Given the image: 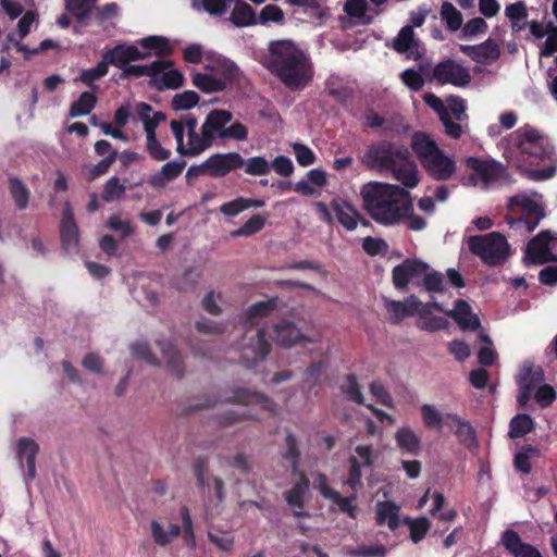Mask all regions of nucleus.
Returning a JSON list of instances; mask_svg holds the SVG:
<instances>
[{"instance_id": "obj_31", "label": "nucleus", "mask_w": 557, "mask_h": 557, "mask_svg": "<svg viewBox=\"0 0 557 557\" xmlns=\"http://www.w3.org/2000/svg\"><path fill=\"white\" fill-rule=\"evenodd\" d=\"M157 344L166 361L168 369L181 380L185 373V366L180 351L170 342L159 341Z\"/></svg>"}, {"instance_id": "obj_7", "label": "nucleus", "mask_w": 557, "mask_h": 557, "mask_svg": "<svg viewBox=\"0 0 557 557\" xmlns=\"http://www.w3.org/2000/svg\"><path fill=\"white\" fill-rule=\"evenodd\" d=\"M510 214L506 216L511 227L534 231L544 219L545 212L541 203L525 195H516L508 202Z\"/></svg>"}, {"instance_id": "obj_25", "label": "nucleus", "mask_w": 557, "mask_h": 557, "mask_svg": "<svg viewBox=\"0 0 557 557\" xmlns=\"http://www.w3.org/2000/svg\"><path fill=\"white\" fill-rule=\"evenodd\" d=\"M331 209L335 213L337 222L347 231L357 228L360 219L359 212L347 201L342 198L332 199Z\"/></svg>"}, {"instance_id": "obj_4", "label": "nucleus", "mask_w": 557, "mask_h": 557, "mask_svg": "<svg viewBox=\"0 0 557 557\" xmlns=\"http://www.w3.org/2000/svg\"><path fill=\"white\" fill-rule=\"evenodd\" d=\"M411 149L433 180L448 181L454 176L457 168L455 159L447 156L426 133H413Z\"/></svg>"}, {"instance_id": "obj_19", "label": "nucleus", "mask_w": 557, "mask_h": 557, "mask_svg": "<svg viewBox=\"0 0 557 557\" xmlns=\"http://www.w3.org/2000/svg\"><path fill=\"white\" fill-rule=\"evenodd\" d=\"M459 50L472 61L481 64H492L500 57V49L495 39L488 38L480 45H460Z\"/></svg>"}, {"instance_id": "obj_34", "label": "nucleus", "mask_w": 557, "mask_h": 557, "mask_svg": "<svg viewBox=\"0 0 557 557\" xmlns=\"http://www.w3.org/2000/svg\"><path fill=\"white\" fill-rule=\"evenodd\" d=\"M234 9L231 12L230 21L237 27H246L258 24L255 10L243 0H233Z\"/></svg>"}, {"instance_id": "obj_35", "label": "nucleus", "mask_w": 557, "mask_h": 557, "mask_svg": "<svg viewBox=\"0 0 557 557\" xmlns=\"http://www.w3.org/2000/svg\"><path fill=\"white\" fill-rule=\"evenodd\" d=\"M184 84V76L177 70H169L166 72H161V74H156L152 76L151 86L162 91L164 89H177L182 87Z\"/></svg>"}, {"instance_id": "obj_62", "label": "nucleus", "mask_w": 557, "mask_h": 557, "mask_svg": "<svg viewBox=\"0 0 557 557\" xmlns=\"http://www.w3.org/2000/svg\"><path fill=\"white\" fill-rule=\"evenodd\" d=\"M245 173L255 176L265 175L270 172V164L264 157H251L244 163Z\"/></svg>"}, {"instance_id": "obj_55", "label": "nucleus", "mask_w": 557, "mask_h": 557, "mask_svg": "<svg viewBox=\"0 0 557 557\" xmlns=\"http://www.w3.org/2000/svg\"><path fill=\"white\" fill-rule=\"evenodd\" d=\"M109 69L106 63L101 60L98 64L88 70H83L79 76V81L91 89H96L95 82L104 77L108 74Z\"/></svg>"}, {"instance_id": "obj_8", "label": "nucleus", "mask_w": 557, "mask_h": 557, "mask_svg": "<svg viewBox=\"0 0 557 557\" xmlns=\"http://www.w3.org/2000/svg\"><path fill=\"white\" fill-rule=\"evenodd\" d=\"M239 361L247 369L263 362L271 351V343L263 329L249 327L239 342Z\"/></svg>"}, {"instance_id": "obj_21", "label": "nucleus", "mask_w": 557, "mask_h": 557, "mask_svg": "<svg viewBox=\"0 0 557 557\" xmlns=\"http://www.w3.org/2000/svg\"><path fill=\"white\" fill-rule=\"evenodd\" d=\"M39 453V445L30 437H21L16 443V458L21 466L26 462V481L36 478V457Z\"/></svg>"}, {"instance_id": "obj_49", "label": "nucleus", "mask_w": 557, "mask_h": 557, "mask_svg": "<svg viewBox=\"0 0 557 557\" xmlns=\"http://www.w3.org/2000/svg\"><path fill=\"white\" fill-rule=\"evenodd\" d=\"M285 444L286 451L284 453L283 458L290 462L292 472L296 474L299 472L300 450L298 448L297 438L293 432H287Z\"/></svg>"}, {"instance_id": "obj_45", "label": "nucleus", "mask_w": 557, "mask_h": 557, "mask_svg": "<svg viewBox=\"0 0 557 557\" xmlns=\"http://www.w3.org/2000/svg\"><path fill=\"white\" fill-rule=\"evenodd\" d=\"M97 103V97L90 91H84L78 99L71 104L70 115L72 117L89 114Z\"/></svg>"}, {"instance_id": "obj_50", "label": "nucleus", "mask_w": 557, "mask_h": 557, "mask_svg": "<svg viewBox=\"0 0 557 557\" xmlns=\"http://www.w3.org/2000/svg\"><path fill=\"white\" fill-rule=\"evenodd\" d=\"M265 225V218L261 214H253L239 228L231 233L232 237H249L259 233Z\"/></svg>"}, {"instance_id": "obj_43", "label": "nucleus", "mask_w": 557, "mask_h": 557, "mask_svg": "<svg viewBox=\"0 0 557 557\" xmlns=\"http://www.w3.org/2000/svg\"><path fill=\"white\" fill-rule=\"evenodd\" d=\"M144 49L153 50L158 58L170 57L174 49L168 38L162 36H148L139 41Z\"/></svg>"}, {"instance_id": "obj_51", "label": "nucleus", "mask_w": 557, "mask_h": 557, "mask_svg": "<svg viewBox=\"0 0 557 557\" xmlns=\"http://www.w3.org/2000/svg\"><path fill=\"white\" fill-rule=\"evenodd\" d=\"M533 455H539V449L535 446H532L530 444L524 445L521 448V450L515 455V458H513L515 468L524 474H529L532 470L530 459Z\"/></svg>"}, {"instance_id": "obj_64", "label": "nucleus", "mask_w": 557, "mask_h": 557, "mask_svg": "<svg viewBox=\"0 0 557 557\" xmlns=\"http://www.w3.org/2000/svg\"><path fill=\"white\" fill-rule=\"evenodd\" d=\"M556 391L549 384H544L537 387L534 394L535 401L541 408L549 407L556 400Z\"/></svg>"}, {"instance_id": "obj_22", "label": "nucleus", "mask_w": 557, "mask_h": 557, "mask_svg": "<svg viewBox=\"0 0 557 557\" xmlns=\"http://www.w3.org/2000/svg\"><path fill=\"white\" fill-rule=\"evenodd\" d=\"M502 543L512 557H543L540 550L522 542L520 535L513 530H506L502 534Z\"/></svg>"}, {"instance_id": "obj_58", "label": "nucleus", "mask_w": 557, "mask_h": 557, "mask_svg": "<svg viewBox=\"0 0 557 557\" xmlns=\"http://www.w3.org/2000/svg\"><path fill=\"white\" fill-rule=\"evenodd\" d=\"M257 18L258 23L261 25H267L270 22L283 24L285 20L283 10L276 4H267L263 7Z\"/></svg>"}, {"instance_id": "obj_30", "label": "nucleus", "mask_w": 557, "mask_h": 557, "mask_svg": "<svg viewBox=\"0 0 557 557\" xmlns=\"http://www.w3.org/2000/svg\"><path fill=\"white\" fill-rule=\"evenodd\" d=\"M308 181L301 180L294 185V190L302 196L319 194L313 186L324 187L327 184L325 171L312 169L307 173Z\"/></svg>"}, {"instance_id": "obj_15", "label": "nucleus", "mask_w": 557, "mask_h": 557, "mask_svg": "<svg viewBox=\"0 0 557 557\" xmlns=\"http://www.w3.org/2000/svg\"><path fill=\"white\" fill-rule=\"evenodd\" d=\"M428 270V263L419 259H406L393 269V284L397 289H406L410 281L421 277Z\"/></svg>"}, {"instance_id": "obj_48", "label": "nucleus", "mask_w": 557, "mask_h": 557, "mask_svg": "<svg viewBox=\"0 0 557 557\" xmlns=\"http://www.w3.org/2000/svg\"><path fill=\"white\" fill-rule=\"evenodd\" d=\"M441 17L451 32H456L462 26V14L448 1L443 2L441 7Z\"/></svg>"}, {"instance_id": "obj_5", "label": "nucleus", "mask_w": 557, "mask_h": 557, "mask_svg": "<svg viewBox=\"0 0 557 557\" xmlns=\"http://www.w3.org/2000/svg\"><path fill=\"white\" fill-rule=\"evenodd\" d=\"M510 143L520 154V161L530 166L552 161L554 147L547 137L530 125H524L510 134Z\"/></svg>"}, {"instance_id": "obj_12", "label": "nucleus", "mask_w": 557, "mask_h": 557, "mask_svg": "<svg viewBox=\"0 0 557 557\" xmlns=\"http://www.w3.org/2000/svg\"><path fill=\"white\" fill-rule=\"evenodd\" d=\"M205 70L222 81L225 87L236 83L240 76V70L235 62L213 51L205 55Z\"/></svg>"}, {"instance_id": "obj_20", "label": "nucleus", "mask_w": 557, "mask_h": 557, "mask_svg": "<svg viewBox=\"0 0 557 557\" xmlns=\"http://www.w3.org/2000/svg\"><path fill=\"white\" fill-rule=\"evenodd\" d=\"M60 237L62 248L65 251L71 252L77 250L79 242L78 226L69 202H66L63 208L60 223Z\"/></svg>"}, {"instance_id": "obj_40", "label": "nucleus", "mask_w": 557, "mask_h": 557, "mask_svg": "<svg viewBox=\"0 0 557 557\" xmlns=\"http://www.w3.org/2000/svg\"><path fill=\"white\" fill-rule=\"evenodd\" d=\"M368 9L367 0H347L343 8L348 16L357 18L362 25H370L373 22V16L367 14Z\"/></svg>"}, {"instance_id": "obj_24", "label": "nucleus", "mask_w": 557, "mask_h": 557, "mask_svg": "<svg viewBox=\"0 0 557 557\" xmlns=\"http://www.w3.org/2000/svg\"><path fill=\"white\" fill-rule=\"evenodd\" d=\"M171 66H173V62L171 60H157L147 65H133L128 63L122 69L119 78L121 81H126L132 77L149 76L151 83L152 76L161 74V72L170 69Z\"/></svg>"}, {"instance_id": "obj_10", "label": "nucleus", "mask_w": 557, "mask_h": 557, "mask_svg": "<svg viewBox=\"0 0 557 557\" xmlns=\"http://www.w3.org/2000/svg\"><path fill=\"white\" fill-rule=\"evenodd\" d=\"M431 81L441 85L465 87L471 82L469 70L451 59L438 62L432 70Z\"/></svg>"}, {"instance_id": "obj_13", "label": "nucleus", "mask_w": 557, "mask_h": 557, "mask_svg": "<svg viewBox=\"0 0 557 557\" xmlns=\"http://www.w3.org/2000/svg\"><path fill=\"white\" fill-rule=\"evenodd\" d=\"M465 165L472 171L471 180L478 177L484 184L497 182L507 175L506 166L493 159L484 160L476 157H467Z\"/></svg>"}, {"instance_id": "obj_57", "label": "nucleus", "mask_w": 557, "mask_h": 557, "mask_svg": "<svg viewBox=\"0 0 557 557\" xmlns=\"http://www.w3.org/2000/svg\"><path fill=\"white\" fill-rule=\"evenodd\" d=\"M421 417L426 429H441L445 416L441 414L432 405L424 404L421 406Z\"/></svg>"}, {"instance_id": "obj_28", "label": "nucleus", "mask_w": 557, "mask_h": 557, "mask_svg": "<svg viewBox=\"0 0 557 557\" xmlns=\"http://www.w3.org/2000/svg\"><path fill=\"white\" fill-rule=\"evenodd\" d=\"M230 403L240 404V405H260L262 408L267 410H272L273 401L265 395L250 391L247 388H236L233 391V395L226 398Z\"/></svg>"}, {"instance_id": "obj_38", "label": "nucleus", "mask_w": 557, "mask_h": 557, "mask_svg": "<svg viewBox=\"0 0 557 557\" xmlns=\"http://www.w3.org/2000/svg\"><path fill=\"white\" fill-rule=\"evenodd\" d=\"M276 298L258 301L252 304L246 311V322L252 327L262 318L268 317L273 310L276 309Z\"/></svg>"}, {"instance_id": "obj_27", "label": "nucleus", "mask_w": 557, "mask_h": 557, "mask_svg": "<svg viewBox=\"0 0 557 557\" xmlns=\"http://www.w3.org/2000/svg\"><path fill=\"white\" fill-rule=\"evenodd\" d=\"M395 442L401 454L418 456L422 449L420 436L409 426H403L395 433Z\"/></svg>"}, {"instance_id": "obj_46", "label": "nucleus", "mask_w": 557, "mask_h": 557, "mask_svg": "<svg viewBox=\"0 0 557 557\" xmlns=\"http://www.w3.org/2000/svg\"><path fill=\"white\" fill-rule=\"evenodd\" d=\"M544 381V372L540 367H523L521 369L517 384L519 387H524L525 385H530L531 391H534L536 385Z\"/></svg>"}, {"instance_id": "obj_1", "label": "nucleus", "mask_w": 557, "mask_h": 557, "mask_svg": "<svg viewBox=\"0 0 557 557\" xmlns=\"http://www.w3.org/2000/svg\"><path fill=\"white\" fill-rule=\"evenodd\" d=\"M262 64L290 90H302L314 74L309 55L290 39L271 40Z\"/></svg>"}, {"instance_id": "obj_54", "label": "nucleus", "mask_w": 557, "mask_h": 557, "mask_svg": "<svg viewBox=\"0 0 557 557\" xmlns=\"http://www.w3.org/2000/svg\"><path fill=\"white\" fill-rule=\"evenodd\" d=\"M126 187L121 184L120 178L116 176L110 177L104 184L102 191V200L106 202H112L123 198Z\"/></svg>"}, {"instance_id": "obj_29", "label": "nucleus", "mask_w": 557, "mask_h": 557, "mask_svg": "<svg viewBox=\"0 0 557 557\" xmlns=\"http://www.w3.org/2000/svg\"><path fill=\"white\" fill-rule=\"evenodd\" d=\"M186 166L185 161H171L165 163L161 171L154 173L148 180L150 186L154 188H163L168 182H171L178 177Z\"/></svg>"}, {"instance_id": "obj_63", "label": "nucleus", "mask_w": 557, "mask_h": 557, "mask_svg": "<svg viewBox=\"0 0 557 557\" xmlns=\"http://www.w3.org/2000/svg\"><path fill=\"white\" fill-rule=\"evenodd\" d=\"M488 25L483 17H473L469 20L461 28L463 38H471L479 34H485Z\"/></svg>"}, {"instance_id": "obj_23", "label": "nucleus", "mask_w": 557, "mask_h": 557, "mask_svg": "<svg viewBox=\"0 0 557 557\" xmlns=\"http://www.w3.org/2000/svg\"><path fill=\"white\" fill-rule=\"evenodd\" d=\"M274 336L276 343L282 346L289 348L300 343H311L312 341L308 338L299 327L296 326L294 322L290 321H282L274 325Z\"/></svg>"}, {"instance_id": "obj_3", "label": "nucleus", "mask_w": 557, "mask_h": 557, "mask_svg": "<svg viewBox=\"0 0 557 557\" xmlns=\"http://www.w3.org/2000/svg\"><path fill=\"white\" fill-rule=\"evenodd\" d=\"M361 162L369 169L391 172L393 178L407 188H414L420 182L418 166L404 145L389 140L372 144Z\"/></svg>"}, {"instance_id": "obj_11", "label": "nucleus", "mask_w": 557, "mask_h": 557, "mask_svg": "<svg viewBox=\"0 0 557 557\" xmlns=\"http://www.w3.org/2000/svg\"><path fill=\"white\" fill-rule=\"evenodd\" d=\"M170 127L176 140V151L178 154L184 157H196L210 148L202 131H200V134H198L197 129L187 131L188 141L187 145H185L182 125L175 120H172Z\"/></svg>"}, {"instance_id": "obj_53", "label": "nucleus", "mask_w": 557, "mask_h": 557, "mask_svg": "<svg viewBox=\"0 0 557 557\" xmlns=\"http://www.w3.org/2000/svg\"><path fill=\"white\" fill-rule=\"evenodd\" d=\"M405 523L409 528L410 539L413 543H419L422 541L431 527L429 519L425 517H420L417 519L406 518Z\"/></svg>"}, {"instance_id": "obj_60", "label": "nucleus", "mask_w": 557, "mask_h": 557, "mask_svg": "<svg viewBox=\"0 0 557 557\" xmlns=\"http://www.w3.org/2000/svg\"><path fill=\"white\" fill-rule=\"evenodd\" d=\"M348 463V476L345 481V484H347L352 491L356 492L362 485L361 465L356 456H350Z\"/></svg>"}, {"instance_id": "obj_39", "label": "nucleus", "mask_w": 557, "mask_h": 557, "mask_svg": "<svg viewBox=\"0 0 557 557\" xmlns=\"http://www.w3.org/2000/svg\"><path fill=\"white\" fill-rule=\"evenodd\" d=\"M505 15L511 22V29L515 33L523 30L527 26L528 11L524 2L510 3L505 9Z\"/></svg>"}, {"instance_id": "obj_2", "label": "nucleus", "mask_w": 557, "mask_h": 557, "mask_svg": "<svg viewBox=\"0 0 557 557\" xmlns=\"http://www.w3.org/2000/svg\"><path fill=\"white\" fill-rule=\"evenodd\" d=\"M360 195L369 215L385 226L398 225L413 212L410 193L398 185L369 182Z\"/></svg>"}, {"instance_id": "obj_41", "label": "nucleus", "mask_w": 557, "mask_h": 557, "mask_svg": "<svg viewBox=\"0 0 557 557\" xmlns=\"http://www.w3.org/2000/svg\"><path fill=\"white\" fill-rule=\"evenodd\" d=\"M535 423L531 416L518 413L509 423L508 435L510 438H520L534 430Z\"/></svg>"}, {"instance_id": "obj_42", "label": "nucleus", "mask_w": 557, "mask_h": 557, "mask_svg": "<svg viewBox=\"0 0 557 557\" xmlns=\"http://www.w3.org/2000/svg\"><path fill=\"white\" fill-rule=\"evenodd\" d=\"M9 189L16 208L18 210H25L30 197L28 187L20 178L10 176Z\"/></svg>"}, {"instance_id": "obj_36", "label": "nucleus", "mask_w": 557, "mask_h": 557, "mask_svg": "<svg viewBox=\"0 0 557 557\" xmlns=\"http://www.w3.org/2000/svg\"><path fill=\"white\" fill-rule=\"evenodd\" d=\"M98 0H65V9L81 25H87Z\"/></svg>"}, {"instance_id": "obj_47", "label": "nucleus", "mask_w": 557, "mask_h": 557, "mask_svg": "<svg viewBox=\"0 0 557 557\" xmlns=\"http://www.w3.org/2000/svg\"><path fill=\"white\" fill-rule=\"evenodd\" d=\"M418 47L412 26H404L394 39L393 48L399 53H406Z\"/></svg>"}, {"instance_id": "obj_59", "label": "nucleus", "mask_w": 557, "mask_h": 557, "mask_svg": "<svg viewBox=\"0 0 557 557\" xmlns=\"http://www.w3.org/2000/svg\"><path fill=\"white\" fill-rule=\"evenodd\" d=\"M199 102V96L194 90H186L176 94L172 99V108L175 111L189 110Z\"/></svg>"}, {"instance_id": "obj_52", "label": "nucleus", "mask_w": 557, "mask_h": 557, "mask_svg": "<svg viewBox=\"0 0 557 557\" xmlns=\"http://www.w3.org/2000/svg\"><path fill=\"white\" fill-rule=\"evenodd\" d=\"M341 389L348 400L358 405L364 404V397L355 374H347L345 376V383L341 386Z\"/></svg>"}, {"instance_id": "obj_37", "label": "nucleus", "mask_w": 557, "mask_h": 557, "mask_svg": "<svg viewBox=\"0 0 557 557\" xmlns=\"http://www.w3.org/2000/svg\"><path fill=\"white\" fill-rule=\"evenodd\" d=\"M299 480L293 485V487L285 492V499L288 505L293 507L304 508V496L309 490V480L305 472L299 471Z\"/></svg>"}, {"instance_id": "obj_9", "label": "nucleus", "mask_w": 557, "mask_h": 557, "mask_svg": "<svg viewBox=\"0 0 557 557\" xmlns=\"http://www.w3.org/2000/svg\"><path fill=\"white\" fill-rule=\"evenodd\" d=\"M385 308L391 314V321L394 324H399L407 317L418 314L422 318L429 315L432 310L444 312L441 304L436 301L423 304L414 295L408 296L404 301L389 300L386 302Z\"/></svg>"}, {"instance_id": "obj_32", "label": "nucleus", "mask_w": 557, "mask_h": 557, "mask_svg": "<svg viewBox=\"0 0 557 557\" xmlns=\"http://www.w3.org/2000/svg\"><path fill=\"white\" fill-rule=\"evenodd\" d=\"M376 523L379 525L387 524L391 531L399 527V507L391 500H383L376 504Z\"/></svg>"}, {"instance_id": "obj_44", "label": "nucleus", "mask_w": 557, "mask_h": 557, "mask_svg": "<svg viewBox=\"0 0 557 557\" xmlns=\"http://www.w3.org/2000/svg\"><path fill=\"white\" fill-rule=\"evenodd\" d=\"M193 84L206 94L219 92L226 89L224 83L211 73H195L193 75Z\"/></svg>"}, {"instance_id": "obj_56", "label": "nucleus", "mask_w": 557, "mask_h": 557, "mask_svg": "<svg viewBox=\"0 0 557 557\" xmlns=\"http://www.w3.org/2000/svg\"><path fill=\"white\" fill-rule=\"evenodd\" d=\"M446 110L449 116L459 122H468L466 100L458 96H451L447 99Z\"/></svg>"}, {"instance_id": "obj_18", "label": "nucleus", "mask_w": 557, "mask_h": 557, "mask_svg": "<svg viewBox=\"0 0 557 557\" xmlns=\"http://www.w3.org/2000/svg\"><path fill=\"white\" fill-rule=\"evenodd\" d=\"M233 115L230 111L214 109L206 116L200 131L205 134L211 147L216 138L224 139L222 133L226 129V125L232 121Z\"/></svg>"}, {"instance_id": "obj_16", "label": "nucleus", "mask_w": 557, "mask_h": 557, "mask_svg": "<svg viewBox=\"0 0 557 557\" xmlns=\"http://www.w3.org/2000/svg\"><path fill=\"white\" fill-rule=\"evenodd\" d=\"M149 55V53L141 52L134 45L121 44L107 50L102 55V61L106 63L108 69L109 65H113L122 70L128 63L145 60Z\"/></svg>"}, {"instance_id": "obj_33", "label": "nucleus", "mask_w": 557, "mask_h": 557, "mask_svg": "<svg viewBox=\"0 0 557 557\" xmlns=\"http://www.w3.org/2000/svg\"><path fill=\"white\" fill-rule=\"evenodd\" d=\"M445 418L451 421L449 425L454 429V434L463 445H470L476 443L475 430L468 420L460 418L456 413H446Z\"/></svg>"}, {"instance_id": "obj_26", "label": "nucleus", "mask_w": 557, "mask_h": 557, "mask_svg": "<svg viewBox=\"0 0 557 557\" xmlns=\"http://www.w3.org/2000/svg\"><path fill=\"white\" fill-rule=\"evenodd\" d=\"M446 314L453 318L463 331H476L481 327L478 315L471 312V307L466 300H456L455 309L447 311Z\"/></svg>"}, {"instance_id": "obj_17", "label": "nucleus", "mask_w": 557, "mask_h": 557, "mask_svg": "<svg viewBox=\"0 0 557 557\" xmlns=\"http://www.w3.org/2000/svg\"><path fill=\"white\" fill-rule=\"evenodd\" d=\"M245 160L238 152L214 153L206 160L209 176L224 177L244 166Z\"/></svg>"}, {"instance_id": "obj_14", "label": "nucleus", "mask_w": 557, "mask_h": 557, "mask_svg": "<svg viewBox=\"0 0 557 557\" xmlns=\"http://www.w3.org/2000/svg\"><path fill=\"white\" fill-rule=\"evenodd\" d=\"M555 238L549 231H542L527 246L525 258L532 264L557 262V256L552 252L550 243Z\"/></svg>"}, {"instance_id": "obj_6", "label": "nucleus", "mask_w": 557, "mask_h": 557, "mask_svg": "<svg viewBox=\"0 0 557 557\" xmlns=\"http://www.w3.org/2000/svg\"><path fill=\"white\" fill-rule=\"evenodd\" d=\"M468 247L471 253L491 267L504 263L510 255L506 237L498 232L470 236Z\"/></svg>"}, {"instance_id": "obj_61", "label": "nucleus", "mask_w": 557, "mask_h": 557, "mask_svg": "<svg viewBox=\"0 0 557 557\" xmlns=\"http://www.w3.org/2000/svg\"><path fill=\"white\" fill-rule=\"evenodd\" d=\"M440 120L445 127V134L453 139H459L468 128V122L456 121L448 113L441 116Z\"/></svg>"}]
</instances>
